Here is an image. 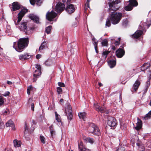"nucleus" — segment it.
Here are the masks:
<instances>
[{
  "label": "nucleus",
  "instance_id": "f257e3e1",
  "mask_svg": "<svg viewBox=\"0 0 151 151\" xmlns=\"http://www.w3.org/2000/svg\"><path fill=\"white\" fill-rule=\"evenodd\" d=\"M29 39L27 38H21L19 40L17 43V47H15L14 45L13 47L17 51L20 52L27 47L28 44Z\"/></svg>",
  "mask_w": 151,
  "mask_h": 151
},
{
  "label": "nucleus",
  "instance_id": "f03ea898",
  "mask_svg": "<svg viewBox=\"0 0 151 151\" xmlns=\"http://www.w3.org/2000/svg\"><path fill=\"white\" fill-rule=\"evenodd\" d=\"M86 130L89 134L92 133L94 135H99L100 134V130L98 127L95 124L88 123L86 125Z\"/></svg>",
  "mask_w": 151,
  "mask_h": 151
},
{
  "label": "nucleus",
  "instance_id": "7ed1b4c3",
  "mask_svg": "<svg viewBox=\"0 0 151 151\" xmlns=\"http://www.w3.org/2000/svg\"><path fill=\"white\" fill-rule=\"evenodd\" d=\"M111 13L110 14V19L112 24H116L118 23L122 19V13L116 12H111V11H109Z\"/></svg>",
  "mask_w": 151,
  "mask_h": 151
},
{
  "label": "nucleus",
  "instance_id": "20e7f679",
  "mask_svg": "<svg viewBox=\"0 0 151 151\" xmlns=\"http://www.w3.org/2000/svg\"><path fill=\"white\" fill-rule=\"evenodd\" d=\"M109 11H115L119 9V6L118 4L120 2V0H109Z\"/></svg>",
  "mask_w": 151,
  "mask_h": 151
},
{
  "label": "nucleus",
  "instance_id": "39448f33",
  "mask_svg": "<svg viewBox=\"0 0 151 151\" xmlns=\"http://www.w3.org/2000/svg\"><path fill=\"white\" fill-rule=\"evenodd\" d=\"M129 4L124 7V9L127 11L131 10L134 6H137L138 3L136 0H130Z\"/></svg>",
  "mask_w": 151,
  "mask_h": 151
},
{
  "label": "nucleus",
  "instance_id": "423d86ee",
  "mask_svg": "<svg viewBox=\"0 0 151 151\" xmlns=\"http://www.w3.org/2000/svg\"><path fill=\"white\" fill-rule=\"evenodd\" d=\"M107 124L111 127L112 129H114L116 126V119L111 116H109L108 117Z\"/></svg>",
  "mask_w": 151,
  "mask_h": 151
},
{
  "label": "nucleus",
  "instance_id": "0eeeda50",
  "mask_svg": "<svg viewBox=\"0 0 151 151\" xmlns=\"http://www.w3.org/2000/svg\"><path fill=\"white\" fill-rule=\"evenodd\" d=\"M27 12V9H22L21 11L18 13V19L17 22L16 21V20H14L15 24L16 25H18L19 24V22L21 21L22 17Z\"/></svg>",
  "mask_w": 151,
  "mask_h": 151
},
{
  "label": "nucleus",
  "instance_id": "6e6552de",
  "mask_svg": "<svg viewBox=\"0 0 151 151\" xmlns=\"http://www.w3.org/2000/svg\"><path fill=\"white\" fill-rule=\"evenodd\" d=\"M65 112L68 118L70 120H71L73 117L72 111L71 107L70 105H68L65 109Z\"/></svg>",
  "mask_w": 151,
  "mask_h": 151
},
{
  "label": "nucleus",
  "instance_id": "1a4fd4ad",
  "mask_svg": "<svg viewBox=\"0 0 151 151\" xmlns=\"http://www.w3.org/2000/svg\"><path fill=\"white\" fill-rule=\"evenodd\" d=\"M57 16V14L54 12L51 11L48 12L46 14V18L49 21H52Z\"/></svg>",
  "mask_w": 151,
  "mask_h": 151
},
{
  "label": "nucleus",
  "instance_id": "9d476101",
  "mask_svg": "<svg viewBox=\"0 0 151 151\" xmlns=\"http://www.w3.org/2000/svg\"><path fill=\"white\" fill-rule=\"evenodd\" d=\"M65 8V5L61 3H58L56 5L55 11L58 13H60Z\"/></svg>",
  "mask_w": 151,
  "mask_h": 151
},
{
  "label": "nucleus",
  "instance_id": "9b49d317",
  "mask_svg": "<svg viewBox=\"0 0 151 151\" xmlns=\"http://www.w3.org/2000/svg\"><path fill=\"white\" fill-rule=\"evenodd\" d=\"M75 9V7L72 4H70L68 5L65 8L67 12L69 14L74 12Z\"/></svg>",
  "mask_w": 151,
  "mask_h": 151
},
{
  "label": "nucleus",
  "instance_id": "f8f14e48",
  "mask_svg": "<svg viewBox=\"0 0 151 151\" xmlns=\"http://www.w3.org/2000/svg\"><path fill=\"white\" fill-rule=\"evenodd\" d=\"M19 27L21 30L23 31L26 32L27 27V22H22L19 24Z\"/></svg>",
  "mask_w": 151,
  "mask_h": 151
},
{
  "label": "nucleus",
  "instance_id": "ddd939ff",
  "mask_svg": "<svg viewBox=\"0 0 151 151\" xmlns=\"http://www.w3.org/2000/svg\"><path fill=\"white\" fill-rule=\"evenodd\" d=\"M140 81H139L137 80L133 85L131 90L132 91V92H136L140 85Z\"/></svg>",
  "mask_w": 151,
  "mask_h": 151
},
{
  "label": "nucleus",
  "instance_id": "4468645a",
  "mask_svg": "<svg viewBox=\"0 0 151 151\" xmlns=\"http://www.w3.org/2000/svg\"><path fill=\"white\" fill-rule=\"evenodd\" d=\"M122 47L121 48H119L116 51V55L119 58H122L124 54V52L123 50Z\"/></svg>",
  "mask_w": 151,
  "mask_h": 151
},
{
  "label": "nucleus",
  "instance_id": "2eb2a0df",
  "mask_svg": "<svg viewBox=\"0 0 151 151\" xmlns=\"http://www.w3.org/2000/svg\"><path fill=\"white\" fill-rule=\"evenodd\" d=\"M142 32V31L141 30H137L132 36L133 38L137 39L141 36Z\"/></svg>",
  "mask_w": 151,
  "mask_h": 151
},
{
  "label": "nucleus",
  "instance_id": "dca6fc26",
  "mask_svg": "<svg viewBox=\"0 0 151 151\" xmlns=\"http://www.w3.org/2000/svg\"><path fill=\"white\" fill-rule=\"evenodd\" d=\"M41 74V71L39 70H35L33 76L34 78H33V81L35 82L37 80L38 77Z\"/></svg>",
  "mask_w": 151,
  "mask_h": 151
},
{
  "label": "nucleus",
  "instance_id": "f3484780",
  "mask_svg": "<svg viewBox=\"0 0 151 151\" xmlns=\"http://www.w3.org/2000/svg\"><path fill=\"white\" fill-rule=\"evenodd\" d=\"M30 57L31 56L27 53H25L24 54H22L19 55V59L21 60L29 59Z\"/></svg>",
  "mask_w": 151,
  "mask_h": 151
},
{
  "label": "nucleus",
  "instance_id": "a211bd4d",
  "mask_svg": "<svg viewBox=\"0 0 151 151\" xmlns=\"http://www.w3.org/2000/svg\"><path fill=\"white\" fill-rule=\"evenodd\" d=\"M30 4L34 5L36 4L37 6H40L43 0H29Z\"/></svg>",
  "mask_w": 151,
  "mask_h": 151
},
{
  "label": "nucleus",
  "instance_id": "6ab92c4d",
  "mask_svg": "<svg viewBox=\"0 0 151 151\" xmlns=\"http://www.w3.org/2000/svg\"><path fill=\"white\" fill-rule=\"evenodd\" d=\"M20 8V5L17 2H15L13 3L12 10L15 11L19 9Z\"/></svg>",
  "mask_w": 151,
  "mask_h": 151
},
{
  "label": "nucleus",
  "instance_id": "aec40b11",
  "mask_svg": "<svg viewBox=\"0 0 151 151\" xmlns=\"http://www.w3.org/2000/svg\"><path fill=\"white\" fill-rule=\"evenodd\" d=\"M29 18L35 22L37 23H39V18L37 16L33 14H31L29 16Z\"/></svg>",
  "mask_w": 151,
  "mask_h": 151
},
{
  "label": "nucleus",
  "instance_id": "412c9836",
  "mask_svg": "<svg viewBox=\"0 0 151 151\" xmlns=\"http://www.w3.org/2000/svg\"><path fill=\"white\" fill-rule=\"evenodd\" d=\"M92 43L94 47V48L96 53H98L99 51L98 49L97 45L98 41L93 37L92 39Z\"/></svg>",
  "mask_w": 151,
  "mask_h": 151
},
{
  "label": "nucleus",
  "instance_id": "4be33fe9",
  "mask_svg": "<svg viewBox=\"0 0 151 151\" xmlns=\"http://www.w3.org/2000/svg\"><path fill=\"white\" fill-rule=\"evenodd\" d=\"M137 122L136 123L137 125L135 127V129L137 130H139L142 127V122L138 118H137Z\"/></svg>",
  "mask_w": 151,
  "mask_h": 151
},
{
  "label": "nucleus",
  "instance_id": "5701e85b",
  "mask_svg": "<svg viewBox=\"0 0 151 151\" xmlns=\"http://www.w3.org/2000/svg\"><path fill=\"white\" fill-rule=\"evenodd\" d=\"M49 129L50 133L51 136L52 137L55 134V132L52 125H51L49 127Z\"/></svg>",
  "mask_w": 151,
  "mask_h": 151
},
{
  "label": "nucleus",
  "instance_id": "b1692460",
  "mask_svg": "<svg viewBox=\"0 0 151 151\" xmlns=\"http://www.w3.org/2000/svg\"><path fill=\"white\" fill-rule=\"evenodd\" d=\"M108 64L110 68H112L115 65L116 62L114 60H111L108 61Z\"/></svg>",
  "mask_w": 151,
  "mask_h": 151
},
{
  "label": "nucleus",
  "instance_id": "393cba45",
  "mask_svg": "<svg viewBox=\"0 0 151 151\" xmlns=\"http://www.w3.org/2000/svg\"><path fill=\"white\" fill-rule=\"evenodd\" d=\"M78 148L79 151H85V147L82 142L78 143Z\"/></svg>",
  "mask_w": 151,
  "mask_h": 151
},
{
  "label": "nucleus",
  "instance_id": "a878e982",
  "mask_svg": "<svg viewBox=\"0 0 151 151\" xmlns=\"http://www.w3.org/2000/svg\"><path fill=\"white\" fill-rule=\"evenodd\" d=\"M150 66V65L148 63H145L143 64L141 67V70L142 71H144L147 69Z\"/></svg>",
  "mask_w": 151,
  "mask_h": 151
},
{
  "label": "nucleus",
  "instance_id": "bb28decb",
  "mask_svg": "<svg viewBox=\"0 0 151 151\" xmlns=\"http://www.w3.org/2000/svg\"><path fill=\"white\" fill-rule=\"evenodd\" d=\"M47 43L45 41H44L41 43L40 46L39 50L40 51L45 49V47H47Z\"/></svg>",
  "mask_w": 151,
  "mask_h": 151
},
{
  "label": "nucleus",
  "instance_id": "cd10ccee",
  "mask_svg": "<svg viewBox=\"0 0 151 151\" xmlns=\"http://www.w3.org/2000/svg\"><path fill=\"white\" fill-rule=\"evenodd\" d=\"M14 145L15 147H19L21 146V143L20 141H18L17 139L14 140Z\"/></svg>",
  "mask_w": 151,
  "mask_h": 151
},
{
  "label": "nucleus",
  "instance_id": "c85d7f7f",
  "mask_svg": "<svg viewBox=\"0 0 151 151\" xmlns=\"http://www.w3.org/2000/svg\"><path fill=\"white\" fill-rule=\"evenodd\" d=\"M95 108L96 110L99 111L101 113H104L106 111V109H103L102 107H101L98 105H95Z\"/></svg>",
  "mask_w": 151,
  "mask_h": 151
},
{
  "label": "nucleus",
  "instance_id": "c756f323",
  "mask_svg": "<svg viewBox=\"0 0 151 151\" xmlns=\"http://www.w3.org/2000/svg\"><path fill=\"white\" fill-rule=\"evenodd\" d=\"M86 142H87L90 143L91 144H93L95 142V140L93 138L88 137L86 138Z\"/></svg>",
  "mask_w": 151,
  "mask_h": 151
},
{
  "label": "nucleus",
  "instance_id": "7c9ffc66",
  "mask_svg": "<svg viewBox=\"0 0 151 151\" xmlns=\"http://www.w3.org/2000/svg\"><path fill=\"white\" fill-rule=\"evenodd\" d=\"M6 127H13V129L14 130L15 129V128L14 127V124L12 121L11 120H9L6 124Z\"/></svg>",
  "mask_w": 151,
  "mask_h": 151
},
{
  "label": "nucleus",
  "instance_id": "2f4dec72",
  "mask_svg": "<svg viewBox=\"0 0 151 151\" xmlns=\"http://www.w3.org/2000/svg\"><path fill=\"white\" fill-rule=\"evenodd\" d=\"M78 116L80 119H82L83 121H85V112H80L79 113Z\"/></svg>",
  "mask_w": 151,
  "mask_h": 151
},
{
  "label": "nucleus",
  "instance_id": "473e14b6",
  "mask_svg": "<svg viewBox=\"0 0 151 151\" xmlns=\"http://www.w3.org/2000/svg\"><path fill=\"white\" fill-rule=\"evenodd\" d=\"M109 53V51H105L103 52L102 54L103 58L104 59H106L107 57V55Z\"/></svg>",
  "mask_w": 151,
  "mask_h": 151
},
{
  "label": "nucleus",
  "instance_id": "72a5a7b5",
  "mask_svg": "<svg viewBox=\"0 0 151 151\" xmlns=\"http://www.w3.org/2000/svg\"><path fill=\"white\" fill-rule=\"evenodd\" d=\"M126 124L123 123H120V128L122 130H125L126 129Z\"/></svg>",
  "mask_w": 151,
  "mask_h": 151
},
{
  "label": "nucleus",
  "instance_id": "f704fd0d",
  "mask_svg": "<svg viewBox=\"0 0 151 151\" xmlns=\"http://www.w3.org/2000/svg\"><path fill=\"white\" fill-rule=\"evenodd\" d=\"M4 98L2 96H0V106H4Z\"/></svg>",
  "mask_w": 151,
  "mask_h": 151
},
{
  "label": "nucleus",
  "instance_id": "c9c22d12",
  "mask_svg": "<svg viewBox=\"0 0 151 151\" xmlns=\"http://www.w3.org/2000/svg\"><path fill=\"white\" fill-rule=\"evenodd\" d=\"M151 118V110L144 117L145 119H148Z\"/></svg>",
  "mask_w": 151,
  "mask_h": 151
},
{
  "label": "nucleus",
  "instance_id": "e433bc0d",
  "mask_svg": "<svg viewBox=\"0 0 151 151\" xmlns=\"http://www.w3.org/2000/svg\"><path fill=\"white\" fill-rule=\"evenodd\" d=\"M52 27L51 26H49L46 28L45 32L47 34H49L50 33Z\"/></svg>",
  "mask_w": 151,
  "mask_h": 151
},
{
  "label": "nucleus",
  "instance_id": "4c0bfd02",
  "mask_svg": "<svg viewBox=\"0 0 151 151\" xmlns=\"http://www.w3.org/2000/svg\"><path fill=\"white\" fill-rule=\"evenodd\" d=\"M55 115L56 120L58 122H61V120L60 119V116L57 114V112L56 111L55 112Z\"/></svg>",
  "mask_w": 151,
  "mask_h": 151
},
{
  "label": "nucleus",
  "instance_id": "58836bf2",
  "mask_svg": "<svg viewBox=\"0 0 151 151\" xmlns=\"http://www.w3.org/2000/svg\"><path fill=\"white\" fill-rule=\"evenodd\" d=\"M128 22V19H125L122 20V24L124 26H126Z\"/></svg>",
  "mask_w": 151,
  "mask_h": 151
},
{
  "label": "nucleus",
  "instance_id": "ea45409f",
  "mask_svg": "<svg viewBox=\"0 0 151 151\" xmlns=\"http://www.w3.org/2000/svg\"><path fill=\"white\" fill-rule=\"evenodd\" d=\"M101 43L103 46H107L108 45V41L106 39H104L102 41Z\"/></svg>",
  "mask_w": 151,
  "mask_h": 151
},
{
  "label": "nucleus",
  "instance_id": "a19ab883",
  "mask_svg": "<svg viewBox=\"0 0 151 151\" xmlns=\"http://www.w3.org/2000/svg\"><path fill=\"white\" fill-rule=\"evenodd\" d=\"M111 25L110 20L109 19H107L106 23V26L108 27H109Z\"/></svg>",
  "mask_w": 151,
  "mask_h": 151
},
{
  "label": "nucleus",
  "instance_id": "79ce46f5",
  "mask_svg": "<svg viewBox=\"0 0 151 151\" xmlns=\"http://www.w3.org/2000/svg\"><path fill=\"white\" fill-rule=\"evenodd\" d=\"M4 127V124L1 119H0V129H2Z\"/></svg>",
  "mask_w": 151,
  "mask_h": 151
},
{
  "label": "nucleus",
  "instance_id": "37998d69",
  "mask_svg": "<svg viewBox=\"0 0 151 151\" xmlns=\"http://www.w3.org/2000/svg\"><path fill=\"white\" fill-rule=\"evenodd\" d=\"M40 139L42 143L43 144L45 143V138L44 136L40 135Z\"/></svg>",
  "mask_w": 151,
  "mask_h": 151
},
{
  "label": "nucleus",
  "instance_id": "c03bdc74",
  "mask_svg": "<svg viewBox=\"0 0 151 151\" xmlns=\"http://www.w3.org/2000/svg\"><path fill=\"white\" fill-rule=\"evenodd\" d=\"M125 148L124 147H119L116 151H125Z\"/></svg>",
  "mask_w": 151,
  "mask_h": 151
},
{
  "label": "nucleus",
  "instance_id": "a18cd8bd",
  "mask_svg": "<svg viewBox=\"0 0 151 151\" xmlns=\"http://www.w3.org/2000/svg\"><path fill=\"white\" fill-rule=\"evenodd\" d=\"M57 91L58 94L61 93L62 91V90L61 88L60 87H58L57 88Z\"/></svg>",
  "mask_w": 151,
  "mask_h": 151
},
{
  "label": "nucleus",
  "instance_id": "49530a36",
  "mask_svg": "<svg viewBox=\"0 0 151 151\" xmlns=\"http://www.w3.org/2000/svg\"><path fill=\"white\" fill-rule=\"evenodd\" d=\"M25 127H24V133H26L28 131V127L27 125V123L25 122Z\"/></svg>",
  "mask_w": 151,
  "mask_h": 151
},
{
  "label": "nucleus",
  "instance_id": "de8ad7c7",
  "mask_svg": "<svg viewBox=\"0 0 151 151\" xmlns=\"http://www.w3.org/2000/svg\"><path fill=\"white\" fill-rule=\"evenodd\" d=\"M36 68L37 69L36 70H39L41 71V67L40 65L38 64H36Z\"/></svg>",
  "mask_w": 151,
  "mask_h": 151
},
{
  "label": "nucleus",
  "instance_id": "09e8293b",
  "mask_svg": "<svg viewBox=\"0 0 151 151\" xmlns=\"http://www.w3.org/2000/svg\"><path fill=\"white\" fill-rule=\"evenodd\" d=\"M146 24L147 26V27L148 28L151 24V20L150 19H149L147 20Z\"/></svg>",
  "mask_w": 151,
  "mask_h": 151
},
{
  "label": "nucleus",
  "instance_id": "8fccbe9b",
  "mask_svg": "<svg viewBox=\"0 0 151 151\" xmlns=\"http://www.w3.org/2000/svg\"><path fill=\"white\" fill-rule=\"evenodd\" d=\"M10 93L9 91H6L5 92L4 94H2V95L5 97H6L7 96H9Z\"/></svg>",
  "mask_w": 151,
  "mask_h": 151
},
{
  "label": "nucleus",
  "instance_id": "3c124183",
  "mask_svg": "<svg viewBox=\"0 0 151 151\" xmlns=\"http://www.w3.org/2000/svg\"><path fill=\"white\" fill-rule=\"evenodd\" d=\"M63 2L65 3H66L67 4L70 3L71 0H62Z\"/></svg>",
  "mask_w": 151,
  "mask_h": 151
},
{
  "label": "nucleus",
  "instance_id": "603ef678",
  "mask_svg": "<svg viewBox=\"0 0 151 151\" xmlns=\"http://www.w3.org/2000/svg\"><path fill=\"white\" fill-rule=\"evenodd\" d=\"M58 85L60 87H64L65 86V84L63 83L60 82L58 83Z\"/></svg>",
  "mask_w": 151,
  "mask_h": 151
},
{
  "label": "nucleus",
  "instance_id": "864d4df0",
  "mask_svg": "<svg viewBox=\"0 0 151 151\" xmlns=\"http://www.w3.org/2000/svg\"><path fill=\"white\" fill-rule=\"evenodd\" d=\"M150 85V81H147L146 82V85L145 86L146 87L148 88Z\"/></svg>",
  "mask_w": 151,
  "mask_h": 151
},
{
  "label": "nucleus",
  "instance_id": "5fc2aeb1",
  "mask_svg": "<svg viewBox=\"0 0 151 151\" xmlns=\"http://www.w3.org/2000/svg\"><path fill=\"white\" fill-rule=\"evenodd\" d=\"M9 111L8 109H6V110L4 111L3 113V115H6L7 114H9Z\"/></svg>",
  "mask_w": 151,
  "mask_h": 151
},
{
  "label": "nucleus",
  "instance_id": "6e6d98bb",
  "mask_svg": "<svg viewBox=\"0 0 151 151\" xmlns=\"http://www.w3.org/2000/svg\"><path fill=\"white\" fill-rule=\"evenodd\" d=\"M148 81H150L151 79V71H150L148 74Z\"/></svg>",
  "mask_w": 151,
  "mask_h": 151
},
{
  "label": "nucleus",
  "instance_id": "4d7b16f0",
  "mask_svg": "<svg viewBox=\"0 0 151 151\" xmlns=\"http://www.w3.org/2000/svg\"><path fill=\"white\" fill-rule=\"evenodd\" d=\"M51 62L50 61L47 60L45 62V64L47 65H49L50 64Z\"/></svg>",
  "mask_w": 151,
  "mask_h": 151
},
{
  "label": "nucleus",
  "instance_id": "13d9d810",
  "mask_svg": "<svg viewBox=\"0 0 151 151\" xmlns=\"http://www.w3.org/2000/svg\"><path fill=\"white\" fill-rule=\"evenodd\" d=\"M148 89V88L147 87H145V88L143 89V91L144 92V93H146L147 91V89Z\"/></svg>",
  "mask_w": 151,
  "mask_h": 151
},
{
  "label": "nucleus",
  "instance_id": "bf43d9fd",
  "mask_svg": "<svg viewBox=\"0 0 151 151\" xmlns=\"http://www.w3.org/2000/svg\"><path fill=\"white\" fill-rule=\"evenodd\" d=\"M41 57V55L40 54H38L36 55V58L37 59H39Z\"/></svg>",
  "mask_w": 151,
  "mask_h": 151
},
{
  "label": "nucleus",
  "instance_id": "052dcab7",
  "mask_svg": "<svg viewBox=\"0 0 151 151\" xmlns=\"http://www.w3.org/2000/svg\"><path fill=\"white\" fill-rule=\"evenodd\" d=\"M31 109L32 110L34 111V104L33 103H32L31 104Z\"/></svg>",
  "mask_w": 151,
  "mask_h": 151
},
{
  "label": "nucleus",
  "instance_id": "680f3d73",
  "mask_svg": "<svg viewBox=\"0 0 151 151\" xmlns=\"http://www.w3.org/2000/svg\"><path fill=\"white\" fill-rule=\"evenodd\" d=\"M119 42L118 41H116L115 42V44L116 45H119Z\"/></svg>",
  "mask_w": 151,
  "mask_h": 151
},
{
  "label": "nucleus",
  "instance_id": "e2e57ef3",
  "mask_svg": "<svg viewBox=\"0 0 151 151\" xmlns=\"http://www.w3.org/2000/svg\"><path fill=\"white\" fill-rule=\"evenodd\" d=\"M7 83L9 85H12V82L10 81H7Z\"/></svg>",
  "mask_w": 151,
  "mask_h": 151
},
{
  "label": "nucleus",
  "instance_id": "0e129e2a",
  "mask_svg": "<svg viewBox=\"0 0 151 151\" xmlns=\"http://www.w3.org/2000/svg\"><path fill=\"white\" fill-rule=\"evenodd\" d=\"M29 88H27V92L28 94L29 95L30 93V91L29 90Z\"/></svg>",
  "mask_w": 151,
  "mask_h": 151
},
{
  "label": "nucleus",
  "instance_id": "69168bd1",
  "mask_svg": "<svg viewBox=\"0 0 151 151\" xmlns=\"http://www.w3.org/2000/svg\"><path fill=\"white\" fill-rule=\"evenodd\" d=\"M91 0H87V7L89 8V4L88 3H89V1H90Z\"/></svg>",
  "mask_w": 151,
  "mask_h": 151
},
{
  "label": "nucleus",
  "instance_id": "338daca9",
  "mask_svg": "<svg viewBox=\"0 0 151 151\" xmlns=\"http://www.w3.org/2000/svg\"><path fill=\"white\" fill-rule=\"evenodd\" d=\"M27 88H29V90L31 91L32 89V86H30L28 87Z\"/></svg>",
  "mask_w": 151,
  "mask_h": 151
},
{
  "label": "nucleus",
  "instance_id": "774afa93",
  "mask_svg": "<svg viewBox=\"0 0 151 151\" xmlns=\"http://www.w3.org/2000/svg\"><path fill=\"white\" fill-rule=\"evenodd\" d=\"M32 99L29 98L28 100V103H30L32 101Z\"/></svg>",
  "mask_w": 151,
  "mask_h": 151
}]
</instances>
